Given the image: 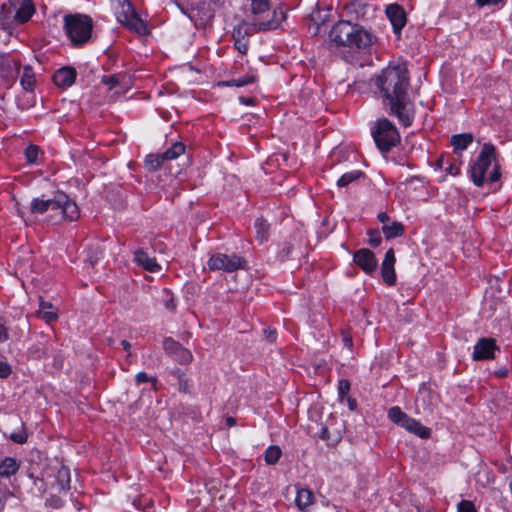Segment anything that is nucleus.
Segmentation results:
<instances>
[{"mask_svg": "<svg viewBox=\"0 0 512 512\" xmlns=\"http://www.w3.org/2000/svg\"><path fill=\"white\" fill-rule=\"evenodd\" d=\"M265 334H266L267 339L271 342L276 339V332L274 330L266 329Z\"/></svg>", "mask_w": 512, "mask_h": 512, "instance_id": "4d7b16f0", "label": "nucleus"}, {"mask_svg": "<svg viewBox=\"0 0 512 512\" xmlns=\"http://www.w3.org/2000/svg\"><path fill=\"white\" fill-rule=\"evenodd\" d=\"M320 437L323 440H329L330 439V434H329V430H328L327 427H322L321 433H320Z\"/></svg>", "mask_w": 512, "mask_h": 512, "instance_id": "13d9d810", "label": "nucleus"}, {"mask_svg": "<svg viewBox=\"0 0 512 512\" xmlns=\"http://www.w3.org/2000/svg\"><path fill=\"white\" fill-rule=\"evenodd\" d=\"M38 315L48 324L58 319V313L53 309V305L43 300L40 301Z\"/></svg>", "mask_w": 512, "mask_h": 512, "instance_id": "4be33fe9", "label": "nucleus"}, {"mask_svg": "<svg viewBox=\"0 0 512 512\" xmlns=\"http://www.w3.org/2000/svg\"><path fill=\"white\" fill-rule=\"evenodd\" d=\"M134 261L144 270L155 273L161 270V266L154 258H151L144 250L138 249L134 252Z\"/></svg>", "mask_w": 512, "mask_h": 512, "instance_id": "aec40b11", "label": "nucleus"}, {"mask_svg": "<svg viewBox=\"0 0 512 512\" xmlns=\"http://www.w3.org/2000/svg\"><path fill=\"white\" fill-rule=\"evenodd\" d=\"M343 342H344V345L346 347H348V348L352 347L353 341H352V337L351 336L344 334L343 335Z\"/></svg>", "mask_w": 512, "mask_h": 512, "instance_id": "bf43d9fd", "label": "nucleus"}, {"mask_svg": "<svg viewBox=\"0 0 512 512\" xmlns=\"http://www.w3.org/2000/svg\"><path fill=\"white\" fill-rule=\"evenodd\" d=\"M243 7L247 14V20L250 22L268 21L265 15L269 16L270 3L268 0H244Z\"/></svg>", "mask_w": 512, "mask_h": 512, "instance_id": "f8f14e48", "label": "nucleus"}, {"mask_svg": "<svg viewBox=\"0 0 512 512\" xmlns=\"http://www.w3.org/2000/svg\"><path fill=\"white\" fill-rule=\"evenodd\" d=\"M11 374V367L3 361H0V378H7Z\"/></svg>", "mask_w": 512, "mask_h": 512, "instance_id": "de8ad7c7", "label": "nucleus"}, {"mask_svg": "<svg viewBox=\"0 0 512 512\" xmlns=\"http://www.w3.org/2000/svg\"><path fill=\"white\" fill-rule=\"evenodd\" d=\"M368 235H369V243H370V245H372L373 247H377V246L380 245V243H381V235H380L379 231L371 230V231H369Z\"/></svg>", "mask_w": 512, "mask_h": 512, "instance_id": "a19ab883", "label": "nucleus"}, {"mask_svg": "<svg viewBox=\"0 0 512 512\" xmlns=\"http://www.w3.org/2000/svg\"><path fill=\"white\" fill-rule=\"evenodd\" d=\"M285 18V12L279 7L272 11V17L268 21L250 22L248 20H243L235 27L233 31V38L248 39L247 37L254 32L277 29Z\"/></svg>", "mask_w": 512, "mask_h": 512, "instance_id": "39448f33", "label": "nucleus"}, {"mask_svg": "<svg viewBox=\"0 0 512 512\" xmlns=\"http://www.w3.org/2000/svg\"><path fill=\"white\" fill-rule=\"evenodd\" d=\"M102 255L103 251L100 247H89L85 250V263L90 267H94Z\"/></svg>", "mask_w": 512, "mask_h": 512, "instance_id": "c756f323", "label": "nucleus"}, {"mask_svg": "<svg viewBox=\"0 0 512 512\" xmlns=\"http://www.w3.org/2000/svg\"><path fill=\"white\" fill-rule=\"evenodd\" d=\"M388 417L395 424L401 426L402 428L419 436L422 439H426L430 436L429 428L423 426L417 420L409 417L398 406H394L389 409Z\"/></svg>", "mask_w": 512, "mask_h": 512, "instance_id": "6e6552de", "label": "nucleus"}, {"mask_svg": "<svg viewBox=\"0 0 512 512\" xmlns=\"http://www.w3.org/2000/svg\"><path fill=\"white\" fill-rule=\"evenodd\" d=\"M281 454H282V451L279 446H276V445L269 446L265 451V455H264L265 462L268 465H273V464L277 463Z\"/></svg>", "mask_w": 512, "mask_h": 512, "instance_id": "2f4dec72", "label": "nucleus"}, {"mask_svg": "<svg viewBox=\"0 0 512 512\" xmlns=\"http://www.w3.org/2000/svg\"><path fill=\"white\" fill-rule=\"evenodd\" d=\"M372 136L377 148L386 153L400 142V134L395 125L386 118L379 119L372 128Z\"/></svg>", "mask_w": 512, "mask_h": 512, "instance_id": "423d86ee", "label": "nucleus"}, {"mask_svg": "<svg viewBox=\"0 0 512 512\" xmlns=\"http://www.w3.org/2000/svg\"><path fill=\"white\" fill-rule=\"evenodd\" d=\"M121 346L123 347V349H124L125 351H127V352H128V355H130V348H131V344H130L128 341H126V340H122V341H121Z\"/></svg>", "mask_w": 512, "mask_h": 512, "instance_id": "680f3d73", "label": "nucleus"}, {"mask_svg": "<svg viewBox=\"0 0 512 512\" xmlns=\"http://www.w3.org/2000/svg\"><path fill=\"white\" fill-rule=\"evenodd\" d=\"M353 260L367 274L374 272L377 268V259L369 249L363 248L356 251Z\"/></svg>", "mask_w": 512, "mask_h": 512, "instance_id": "2eb2a0df", "label": "nucleus"}, {"mask_svg": "<svg viewBox=\"0 0 512 512\" xmlns=\"http://www.w3.org/2000/svg\"><path fill=\"white\" fill-rule=\"evenodd\" d=\"M473 135L471 133L456 134L451 137V145L454 148V152L458 155L460 152L466 150L468 146L473 142Z\"/></svg>", "mask_w": 512, "mask_h": 512, "instance_id": "412c9836", "label": "nucleus"}, {"mask_svg": "<svg viewBox=\"0 0 512 512\" xmlns=\"http://www.w3.org/2000/svg\"><path fill=\"white\" fill-rule=\"evenodd\" d=\"M257 77L255 75H246L243 77H240L238 79H231L228 81H221L218 83L219 86H226V87H243L248 84L254 83L256 81Z\"/></svg>", "mask_w": 512, "mask_h": 512, "instance_id": "bb28decb", "label": "nucleus"}, {"mask_svg": "<svg viewBox=\"0 0 512 512\" xmlns=\"http://www.w3.org/2000/svg\"><path fill=\"white\" fill-rule=\"evenodd\" d=\"M164 159L162 154H150L145 158V165L149 170L156 171L160 169Z\"/></svg>", "mask_w": 512, "mask_h": 512, "instance_id": "473e14b6", "label": "nucleus"}, {"mask_svg": "<svg viewBox=\"0 0 512 512\" xmlns=\"http://www.w3.org/2000/svg\"><path fill=\"white\" fill-rule=\"evenodd\" d=\"M448 159V157L441 156L436 162L437 167L445 170L446 164H448Z\"/></svg>", "mask_w": 512, "mask_h": 512, "instance_id": "603ef678", "label": "nucleus"}, {"mask_svg": "<svg viewBox=\"0 0 512 512\" xmlns=\"http://www.w3.org/2000/svg\"><path fill=\"white\" fill-rule=\"evenodd\" d=\"M498 350L499 347L494 339L480 338L474 346L472 358L475 361L494 359L495 351Z\"/></svg>", "mask_w": 512, "mask_h": 512, "instance_id": "4468645a", "label": "nucleus"}, {"mask_svg": "<svg viewBox=\"0 0 512 512\" xmlns=\"http://www.w3.org/2000/svg\"><path fill=\"white\" fill-rule=\"evenodd\" d=\"M395 261L394 250L391 248L385 253L381 266L383 281L389 286H393L396 283V274L394 269Z\"/></svg>", "mask_w": 512, "mask_h": 512, "instance_id": "dca6fc26", "label": "nucleus"}, {"mask_svg": "<svg viewBox=\"0 0 512 512\" xmlns=\"http://www.w3.org/2000/svg\"><path fill=\"white\" fill-rule=\"evenodd\" d=\"M135 381L138 385L142 384V383H145V382H152L153 386L155 387L156 385V378H153V377H149L147 375V373L145 372H139L136 376H135Z\"/></svg>", "mask_w": 512, "mask_h": 512, "instance_id": "58836bf2", "label": "nucleus"}, {"mask_svg": "<svg viewBox=\"0 0 512 512\" xmlns=\"http://www.w3.org/2000/svg\"><path fill=\"white\" fill-rule=\"evenodd\" d=\"M458 512H477V511L471 501L462 500L458 504Z\"/></svg>", "mask_w": 512, "mask_h": 512, "instance_id": "ea45409f", "label": "nucleus"}, {"mask_svg": "<svg viewBox=\"0 0 512 512\" xmlns=\"http://www.w3.org/2000/svg\"><path fill=\"white\" fill-rule=\"evenodd\" d=\"M76 79V70L72 67H62L53 75L54 83L63 88L70 87Z\"/></svg>", "mask_w": 512, "mask_h": 512, "instance_id": "a211bd4d", "label": "nucleus"}, {"mask_svg": "<svg viewBox=\"0 0 512 512\" xmlns=\"http://www.w3.org/2000/svg\"><path fill=\"white\" fill-rule=\"evenodd\" d=\"M378 220L383 223L384 225L385 224H389V216L386 214V213H380L378 215Z\"/></svg>", "mask_w": 512, "mask_h": 512, "instance_id": "052dcab7", "label": "nucleus"}, {"mask_svg": "<svg viewBox=\"0 0 512 512\" xmlns=\"http://www.w3.org/2000/svg\"><path fill=\"white\" fill-rule=\"evenodd\" d=\"M20 64L0 53V84L9 89L15 82L19 73Z\"/></svg>", "mask_w": 512, "mask_h": 512, "instance_id": "9b49d317", "label": "nucleus"}, {"mask_svg": "<svg viewBox=\"0 0 512 512\" xmlns=\"http://www.w3.org/2000/svg\"><path fill=\"white\" fill-rule=\"evenodd\" d=\"M498 375H499V376H505V375H506V372H505V371H500V372L498 373Z\"/></svg>", "mask_w": 512, "mask_h": 512, "instance_id": "69168bd1", "label": "nucleus"}, {"mask_svg": "<svg viewBox=\"0 0 512 512\" xmlns=\"http://www.w3.org/2000/svg\"><path fill=\"white\" fill-rule=\"evenodd\" d=\"M35 5L32 0H21L15 9L14 20L18 23H26L35 13Z\"/></svg>", "mask_w": 512, "mask_h": 512, "instance_id": "6ab92c4d", "label": "nucleus"}, {"mask_svg": "<svg viewBox=\"0 0 512 512\" xmlns=\"http://www.w3.org/2000/svg\"><path fill=\"white\" fill-rule=\"evenodd\" d=\"M426 397H432V395L428 389L423 388L419 391V394L416 398V405L418 408L422 406L425 412L431 413L432 408L430 405H427Z\"/></svg>", "mask_w": 512, "mask_h": 512, "instance_id": "72a5a7b5", "label": "nucleus"}, {"mask_svg": "<svg viewBox=\"0 0 512 512\" xmlns=\"http://www.w3.org/2000/svg\"><path fill=\"white\" fill-rule=\"evenodd\" d=\"M32 214L51 212V221L61 219L74 221L79 217V208L65 193H57L52 199L33 198L30 204Z\"/></svg>", "mask_w": 512, "mask_h": 512, "instance_id": "f03ea898", "label": "nucleus"}, {"mask_svg": "<svg viewBox=\"0 0 512 512\" xmlns=\"http://www.w3.org/2000/svg\"><path fill=\"white\" fill-rule=\"evenodd\" d=\"M19 469V465L13 458H5L0 462V475L4 477H9L10 475L16 473Z\"/></svg>", "mask_w": 512, "mask_h": 512, "instance_id": "cd10ccee", "label": "nucleus"}, {"mask_svg": "<svg viewBox=\"0 0 512 512\" xmlns=\"http://www.w3.org/2000/svg\"><path fill=\"white\" fill-rule=\"evenodd\" d=\"M10 439L18 444H23L27 440V435L24 432L12 433Z\"/></svg>", "mask_w": 512, "mask_h": 512, "instance_id": "49530a36", "label": "nucleus"}, {"mask_svg": "<svg viewBox=\"0 0 512 512\" xmlns=\"http://www.w3.org/2000/svg\"><path fill=\"white\" fill-rule=\"evenodd\" d=\"M46 505L57 509L62 506V500L57 496H51L46 500Z\"/></svg>", "mask_w": 512, "mask_h": 512, "instance_id": "c03bdc74", "label": "nucleus"}, {"mask_svg": "<svg viewBox=\"0 0 512 512\" xmlns=\"http://www.w3.org/2000/svg\"><path fill=\"white\" fill-rule=\"evenodd\" d=\"M57 481L61 489H69L70 472L66 467H61L57 472Z\"/></svg>", "mask_w": 512, "mask_h": 512, "instance_id": "f704fd0d", "label": "nucleus"}, {"mask_svg": "<svg viewBox=\"0 0 512 512\" xmlns=\"http://www.w3.org/2000/svg\"><path fill=\"white\" fill-rule=\"evenodd\" d=\"M234 45L241 54H245L248 50V39H234Z\"/></svg>", "mask_w": 512, "mask_h": 512, "instance_id": "79ce46f5", "label": "nucleus"}, {"mask_svg": "<svg viewBox=\"0 0 512 512\" xmlns=\"http://www.w3.org/2000/svg\"><path fill=\"white\" fill-rule=\"evenodd\" d=\"M363 176V172L359 170H353L343 174L337 181L338 187H346L348 184L358 180Z\"/></svg>", "mask_w": 512, "mask_h": 512, "instance_id": "7c9ffc66", "label": "nucleus"}, {"mask_svg": "<svg viewBox=\"0 0 512 512\" xmlns=\"http://www.w3.org/2000/svg\"><path fill=\"white\" fill-rule=\"evenodd\" d=\"M376 85L383 105L389 107L391 114L397 116L400 123L409 126L413 119V103L407 95L409 79L406 65L388 66L377 77Z\"/></svg>", "mask_w": 512, "mask_h": 512, "instance_id": "f257e3e1", "label": "nucleus"}, {"mask_svg": "<svg viewBox=\"0 0 512 512\" xmlns=\"http://www.w3.org/2000/svg\"><path fill=\"white\" fill-rule=\"evenodd\" d=\"M101 82L105 85L110 86V88L116 87L120 84V76L112 75V76H103Z\"/></svg>", "mask_w": 512, "mask_h": 512, "instance_id": "4c0bfd02", "label": "nucleus"}, {"mask_svg": "<svg viewBox=\"0 0 512 512\" xmlns=\"http://www.w3.org/2000/svg\"><path fill=\"white\" fill-rule=\"evenodd\" d=\"M330 39L337 45L355 49H366L374 41V37L364 28L351 24L350 21H340L330 31Z\"/></svg>", "mask_w": 512, "mask_h": 512, "instance_id": "7ed1b4c3", "label": "nucleus"}, {"mask_svg": "<svg viewBox=\"0 0 512 512\" xmlns=\"http://www.w3.org/2000/svg\"><path fill=\"white\" fill-rule=\"evenodd\" d=\"M348 403H349V408H350L351 410H354V409H355V406H356L355 401H354V400H352V399H348Z\"/></svg>", "mask_w": 512, "mask_h": 512, "instance_id": "e2e57ef3", "label": "nucleus"}, {"mask_svg": "<svg viewBox=\"0 0 512 512\" xmlns=\"http://www.w3.org/2000/svg\"><path fill=\"white\" fill-rule=\"evenodd\" d=\"M20 84L25 91H32L35 85V74L30 66L23 68V74L20 79Z\"/></svg>", "mask_w": 512, "mask_h": 512, "instance_id": "b1692460", "label": "nucleus"}, {"mask_svg": "<svg viewBox=\"0 0 512 512\" xmlns=\"http://www.w3.org/2000/svg\"><path fill=\"white\" fill-rule=\"evenodd\" d=\"M448 174L452 176L458 175L460 171L459 164H456L455 162H451L450 159H448V164H446L445 170Z\"/></svg>", "mask_w": 512, "mask_h": 512, "instance_id": "37998d69", "label": "nucleus"}, {"mask_svg": "<svg viewBox=\"0 0 512 512\" xmlns=\"http://www.w3.org/2000/svg\"><path fill=\"white\" fill-rule=\"evenodd\" d=\"M386 15L393 26L394 32L400 34L402 28L406 25V14L403 8L398 4H391L386 8Z\"/></svg>", "mask_w": 512, "mask_h": 512, "instance_id": "f3484780", "label": "nucleus"}, {"mask_svg": "<svg viewBox=\"0 0 512 512\" xmlns=\"http://www.w3.org/2000/svg\"><path fill=\"white\" fill-rule=\"evenodd\" d=\"M245 265V260L235 254L227 255L223 253L213 254L208 260L210 270H221L227 273L234 272Z\"/></svg>", "mask_w": 512, "mask_h": 512, "instance_id": "9d476101", "label": "nucleus"}, {"mask_svg": "<svg viewBox=\"0 0 512 512\" xmlns=\"http://www.w3.org/2000/svg\"><path fill=\"white\" fill-rule=\"evenodd\" d=\"M494 155L495 147L490 143H485L476 159V162L471 168V178L477 187L483 186L486 180L487 170L491 166ZM499 178V167L495 164L492 171L489 173L487 180L491 183H495Z\"/></svg>", "mask_w": 512, "mask_h": 512, "instance_id": "20e7f679", "label": "nucleus"}, {"mask_svg": "<svg viewBox=\"0 0 512 512\" xmlns=\"http://www.w3.org/2000/svg\"><path fill=\"white\" fill-rule=\"evenodd\" d=\"M25 156L29 163L35 164L38 161L39 148L35 145H30L25 150Z\"/></svg>", "mask_w": 512, "mask_h": 512, "instance_id": "c9c22d12", "label": "nucleus"}, {"mask_svg": "<svg viewBox=\"0 0 512 512\" xmlns=\"http://www.w3.org/2000/svg\"><path fill=\"white\" fill-rule=\"evenodd\" d=\"M0 6H1V12L0 15H2L4 18H9L13 14V9L11 5L10 0H0Z\"/></svg>", "mask_w": 512, "mask_h": 512, "instance_id": "e433bc0d", "label": "nucleus"}, {"mask_svg": "<svg viewBox=\"0 0 512 512\" xmlns=\"http://www.w3.org/2000/svg\"><path fill=\"white\" fill-rule=\"evenodd\" d=\"M185 152V145L182 142H175L169 149L162 153L164 161L178 158Z\"/></svg>", "mask_w": 512, "mask_h": 512, "instance_id": "c85d7f7f", "label": "nucleus"}, {"mask_svg": "<svg viewBox=\"0 0 512 512\" xmlns=\"http://www.w3.org/2000/svg\"><path fill=\"white\" fill-rule=\"evenodd\" d=\"M164 351L180 364H188L192 361L193 355L190 350L184 348L180 343L168 337L163 341Z\"/></svg>", "mask_w": 512, "mask_h": 512, "instance_id": "ddd939ff", "label": "nucleus"}, {"mask_svg": "<svg viewBox=\"0 0 512 512\" xmlns=\"http://www.w3.org/2000/svg\"><path fill=\"white\" fill-rule=\"evenodd\" d=\"M164 305L167 309L171 311H173L176 308V304L172 296H168V298L164 301Z\"/></svg>", "mask_w": 512, "mask_h": 512, "instance_id": "8fccbe9b", "label": "nucleus"}, {"mask_svg": "<svg viewBox=\"0 0 512 512\" xmlns=\"http://www.w3.org/2000/svg\"><path fill=\"white\" fill-rule=\"evenodd\" d=\"M9 338L8 329L4 324L0 323V343L7 341Z\"/></svg>", "mask_w": 512, "mask_h": 512, "instance_id": "09e8293b", "label": "nucleus"}, {"mask_svg": "<svg viewBox=\"0 0 512 512\" xmlns=\"http://www.w3.org/2000/svg\"><path fill=\"white\" fill-rule=\"evenodd\" d=\"M359 6H360V2L354 1V2H351L350 4L345 5V10L347 11V13L357 12L356 7H359Z\"/></svg>", "mask_w": 512, "mask_h": 512, "instance_id": "3c124183", "label": "nucleus"}, {"mask_svg": "<svg viewBox=\"0 0 512 512\" xmlns=\"http://www.w3.org/2000/svg\"><path fill=\"white\" fill-rule=\"evenodd\" d=\"M121 7L120 11H117L118 21L128 27L130 30L144 35L147 32L146 23L138 16L128 0H117Z\"/></svg>", "mask_w": 512, "mask_h": 512, "instance_id": "1a4fd4ad", "label": "nucleus"}, {"mask_svg": "<svg viewBox=\"0 0 512 512\" xmlns=\"http://www.w3.org/2000/svg\"><path fill=\"white\" fill-rule=\"evenodd\" d=\"M501 0H476V3L479 5V6H485V5H491V4H497L499 3Z\"/></svg>", "mask_w": 512, "mask_h": 512, "instance_id": "5fc2aeb1", "label": "nucleus"}, {"mask_svg": "<svg viewBox=\"0 0 512 512\" xmlns=\"http://www.w3.org/2000/svg\"><path fill=\"white\" fill-rule=\"evenodd\" d=\"M382 231L387 239H392L401 236L404 232V227L400 222L394 221L383 225Z\"/></svg>", "mask_w": 512, "mask_h": 512, "instance_id": "393cba45", "label": "nucleus"}, {"mask_svg": "<svg viewBox=\"0 0 512 512\" xmlns=\"http://www.w3.org/2000/svg\"><path fill=\"white\" fill-rule=\"evenodd\" d=\"M254 227L257 240L261 243L266 242L269 237V225L267 222L262 218H258L255 220Z\"/></svg>", "mask_w": 512, "mask_h": 512, "instance_id": "a878e982", "label": "nucleus"}, {"mask_svg": "<svg viewBox=\"0 0 512 512\" xmlns=\"http://www.w3.org/2000/svg\"><path fill=\"white\" fill-rule=\"evenodd\" d=\"M313 501V492L307 488L297 489L296 505L299 509H304L309 506Z\"/></svg>", "mask_w": 512, "mask_h": 512, "instance_id": "5701e85b", "label": "nucleus"}, {"mask_svg": "<svg viewBox=\"0 0 512 512\" xmlns=\"http://www.w3.org/2000/svg\"><path fill=\"white\" fill-rule=\"evenodd\" d=\"M226 421L229 426H233L235 424V420L231 417L227 418Z\"/></svg>", "mask_w": 512, "mask_h": 512, "instance_id": "0e129e2a", "label": "nucleus"}, {"mask_svg": "<svg viewBox=\"0 0 512 512\" xmlns=\"http://www.w3.org/2000/svg\"><path fill=\"white\" fill-rule=\"evenodd\" d=\"M239 101L244 105H253L255 100L251 97H239Z\"/></svg>", "mask_w": 512, "mask_h": 512, "instance_id": "6e6d98bb", "label": "nucleus"}, {"mask_svg": "<svg viewBox=\"0 0 512 512\" xmlns=\"http://www.w3.org/2000/svg\"><path fill=\"white\" fill-rule=\"evenodd\" d=\"M65 30L74 44L87 42L92 33V19L86 15H67L65 17Z\"/></svg>", "mask_w": 512, "mask_h": 512, "instance_id": "0eeeda50", "label": "nucleus"}, {"mask_svg": "<svg viewBox=\"0 0 512 512\" xmlns=\"http://www.w3.org/2000/svg\"><path fill=\"white\" fill-rule=\"evenodd\" d=\"M350 389V384L347 380H340L338 384V391L341 397L345 396Z\"/></svg>", "mask_w": 512, "mask_h": 512, "instance_id": "a18cd8bd", "label": "nucleus"}, {"mask_svg": "<svg viewBox=\"0 0 512 512\" xmlns=\"http://www.w3.org/2000/svg\"><path fill=\"white\" fill-rule=\"evenodd\" d=\"M291 250H292V246L290 244H285V246L283 247L282 251L280 252L281 253V259H285L286 257L289 256V254L291 253Z\"/></svg>", "mask_w": 512, "mask_h": 512, "instance_id": "864d4df0", "label": "nucleus"}]
</instances>
